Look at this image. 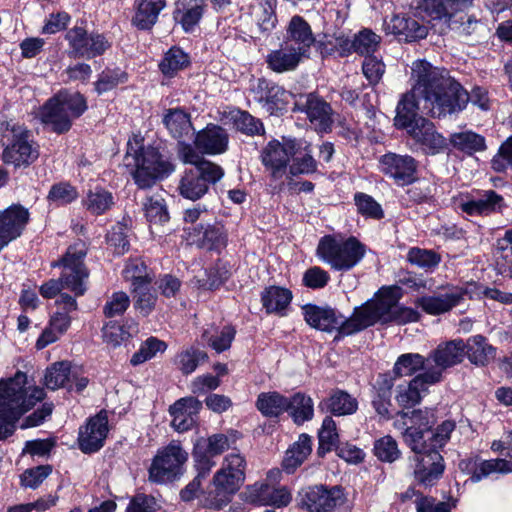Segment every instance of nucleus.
<instances>
[{"mask_svg":"<svg viewBox=\"0 0 512 512\" xmlns=\"http://www.w3.org/2000/svg\"><path fill=\"white\" fill-rule=\"evenodd\" d=\"M411 70L412 89L403 95L397 105L395 126L406 129L423 153L436 155L447 148V140L431 121L416 117L415 111L422 109L432 117H445L462 111L468 97L460 83L443 68L417 60Z\"/></svg>","mask_w":512,"mask_h":512,"instance_id":"obj_1","label":"nucleus"},{"mask_svg":"<svg viewBox=\"0 0 512 512\" xmlns=\"http://www.w3.org/2000/svg\"><path fill=\"white\" fill-rule=\"evenodd\" d=\"M45 391L28 382L26 374L0 382V441L11 436L21 415L45 398Z\"/></svg>","mask_w":512,"mask_h":512,"instance_id":"obj_2","label":"nucleus"},{"mask_svg":"<svg viewBox=\"0 0 512 512\" xmlns=\"http://www.w3.org/2000/svg\"><path fill=\"white\" fill-rule=\"evenodd\" d=\"M87 246L82 241L70 245L61 259L52 263L53 267H61L59 279H50L40 286L42 297L51 299L60 295L61 290L68 289L75 296H82L87 290L89 271L84 264Z\"/></svg>","mask_w":512,"mask_h":512,"instance_id":"obj_3","label":"nucleus"},{"mask_svg":"<svg viewBox=\"0 0 512 512\" xmlns=\"http://www.w3.org/2000/svg\"><path fill=\"white\" fill-rule=\"evenodd\" d=\"M138 136L129 139L125 155V165L134 168L133 178L139 188H149L159 178L167 177L174 166L163 159L157 149L144 147Z\"/></svg>","mask_w":512,"mask_h":512,"instance_id":"obj_4","label":"nucleus"},{"mask_svg":"<svg viewBox=\"0 0 512 512\" xmlns=\"http://www.w3.org/2000/svg\"><path fill=\"white\" fill-rule=\"evenodd\" d=\"M365 246L355 237H322L317 246V256L331 269L349 271L364 258Z\"/></svg>","mask_w":512,"mask_h":512,"instance_id":"obj_5","label":"nucleus"},{"mask_svg":"<svg viewBox=\"0 0 512 512\" xmlns=\"http://www.w3.org/2000/svg\"><path fill=\"white\" fill-rule=\"evenodd\" d=\"M87 109L85 98L79 93L59 92L47 101L40 112L42 122L62 133L70 129L71 119L79 117Z\"/></svg>","mask_w":512,"mask_h":512,"instance_id":"obj_6","label":"nucleus"},{"mask_svg":"<svg viewBox=\"0 0 512 512\" xmlns=\"http://www.w3.org/2000/svg\"><path fill=\"white\" fill-rule=\"evenodd\" d=\"M188 460V453L179 442L172 441L158 450L148 469L150 482L163 484L178 479L183 474V467Z\"/></svg>","mask_w":512,"mask_h":512,"instance_id":"obj_7","label":"nucleus"},{"mask_svg":"<svg viewBox=\"0 0 512 512\" xmlns=\"http://www.w3.org/2000/svg\"><path fill=\"white\" fill-rule=\"evenodd\" d=\"M2 159L16 168L28 167L39 157V146L30 138L27 130L20 127L5 132Z\"/></svg>","mask_w":512,"mask_h":512,"instance_id":"obj_8","label":"nucleus"},{"mask_svg":"<svg viewBox=\"0 0 512 512\" xmlns=\"http://www.w3.org/2000/svg\"><path fill=\"white\" fill-rule=\"evenodd\" d=\"M299 149L297 139L284 138L283 142L271 140L261 152V162L274 180H280L288 173L291 155Z\"/></svg>","mask_w":512,"mask_h":512,"instance_id":"obj_9","label":"nucleus"},{"mask_svg":"<svg viewBox=\"0 0 512 512\" xmlns=\"http://www.w3.org/2000/svg\"><path fill=\"white\" fill-rule=\"evenodd\" d=\"M465 349V342L462 339L439 344L427 357L429 362V366L425 371L427 378L435 383L440 382L446 369L463 361Z\"/></svg>","mask_w":512,"mask_h":512,"instance_id":"obj_10","label":"nucleus"},{"mask_svg":"<svg viewBox=\"0 0 512 512\" xmlns=\"http://www.w3.org/2000/svg\"><path fill=\"white\" fill-rule=\"evenodd\" d=\"M89 383L82 368L62 361L52 364L46 369L44 384L50 390L65 388L68 391L81 392Z\"/></svg>","mask_w":512,"mask_h":512,"instance_id":"obj_11","label":"nucleus"},{"mask_svg":"<svg viewBox=\"0 0 512 512\" xmlns=\"http://www.w3.org/2000/svg\"><path fill=\"white\" fill-rule=\"evenodd\" d=\"M243 478L218 469L206 492H203V506L206 508L221 509L231 501V497L241 488Z\"/></svg>","mask_w":512,"mask_h":512,"instance_id":"obj_12","label":"nucleus"},{"mask_svg":"<svg viewBox=\"0 0 512 512\" xmlns=\"http://www.w3.org/2000/svg\"><path fill=\"white\" fill-rule=\"evenodd\" d=\"M384 306L380 289L374 298L366 301L361 306L355 307L349 318L343 317L342 335L349 336L360 332L376 323L383 324Z\"/></svg>","mask_w":512,"mask_h":512,"instance_id":"obj_13","label":"nucleus"},{"mask_svg":"<svg viewBox=\"0 0 512 512\" xmlns=\"http://www.w3.org/2000/svg\"><path fill=\"white\" fill-rule=\"evenodd\" d=\"M65 38L70 47L69 54L73 57L91 59L102 55L110 47L103 35L98 33L88 35L82 27H73L67 31Z\"/></svg>","mask_w":512,"mask_h":512,"instance_id":"obj_14","label":"nucleus"},{"mask_svg":"<svg viewBox=\"0 0 512 512\" xmlns=\"http://www.w3.org/2000/svg\"><path fill=\"white\" fill-rule=\"evenodd\" d=\"M346 496L340 486L327 488L323 485L307 488L301 496V504L310 512H328L345 503Z\"/></svg>","mask_w":512,"mask_h":512,"instance_id":"obj_15","label":"nucleus"},{"mask_svg":"<svg viewBox=\"0 0 512 512\" xmlns=\"http://www.w3.org/2000/svg\"><path fill=\"white\" fill-rule=\"evenodd\" d=\"M379 167L397 185L405 186L415 181L418 163L410 155L389 152L380 157Z\"/></svg>","mask_w":512,"mask_h":512,"instance_id":"obj_16","label":"nucleus"},{"mask_svg":"<svg viewBox=\"0 0 512 512\" xmlns=\"http://www.w3.org/2000/svg\"><path fill=\"white\" fill-rule=\"evenodd\" d=\"M380 296H383V324L404 325L417 322L420 319V313L417 310L399 304L402 297L401 288L397 286L382 287Z\"/></svg>","mask_w":512,"mask_h":512,"instance_id":"obj_17","label":"nucleus"},{"mask_svg":"<svg viewBox=\"0 0 512 512\" xmlns=\"http://www.w3.org/2000/svg\"><path fill=\"white\" fill-rule=\"evenodd\" d=\"M295 111L304 112L318 132H328L333 123L332 108L323 99L310 93L300 95L295 101Z\"/></svg>","mask_w":512,"mask_h":512,"instance_id":"obj_18","label":"nucleus"},{"mask_svg":"<svg viewBox=\"0 0 512 512\" xmlns=\"http://www.w3.org/2000/svg\"><path fill=\"white\" fill-rule=\"evenodd\" d=\"M466 289L452 286L433 295H426L416 299L415 305L425 313L433 316L449 312L458 306L466 296Z\"/></svg>","mask_w":512,"mask_h":512,"instance_id":"obj_19","label":"nucleus"},{"mask_svg":"<svg viewBox=\"0 0 512 512\" xmlns=\"http://www.w3.org/2000/svg\"><path fill=\"white\" fill-rule=\"evenodd\" d=\"M302 312L306 323L317 330L331 333L337 332L335 340L343 337L342 326L343 316L328 306H317L306 304L302 307Z\"/></svg>","mask_w":512,"mask_h":512,"instance_id":"obj_20","label":"nucleus"},{"mask_svg":"<svg viewBox=\"0 0 512 512\" xmlns=\"http://www.w3.org/2000/svg\"><path fill=\"white\" fill-rule=\"evenodd\" d=\"M28 220L29 212L21 205L0 211V251L22 234Z\"/></svg>","mask_w":512,"mask_h":512,"instance_id":"obj_21","label":"nucleus"},{"mask_svg":"<svg viewBox=\"0 0 512 512\" xmlns=\"http://www.w3.org/2000/svg\"><path fill=\"white\" fill-rule=\"evenodd\" d=\"M108 434V418L100 412L91 417L85 426L81 427L78 435L79 448L84 453H93L103 447Z\"/></svg>","mask_w":512,"mask_h":512,"instance_id":"obj_22","label":"nucleus"},{"mask_svg":"<svg viewBox=\"0 0 512 512\" xmlns=\"http://www.w3.org/2000/svg\"><path fill=\"white\" fill-rule=\"evenodd\" d=\"M384 29L405 42H415L427 37L429 28L415 17L394 15L384 21Z\"/></svg>","mask_w":512,"mask_h":512,"instance_id":"obj_23","label":"nucleus"},{"mask_svg":"<svg viewBox=\"0 0 512 512\" xmlns=\"http://www.w3.org/2000/svg\"><path fill=\"white\" fill-rule=\"evenodd\" d=\"M191 244L207 250L219 251L227 244V233L221 224H199L187 229Z\"/></svg>","mask_w":512,"mask_h":512,"instance_id":"obj_24","label":"nucleus"},{"mask_svg":"<svg viewBox=\"0 0 512 512\" xmlns=\"http://www.w3.org/2000/svg\"><path fill=\"white\" fill-rule=\"evenodd\" d=\"M416 480L424 486H432L444 472L443 457L436 449L413 457Z\"/></svg>","mask_w":512,"mask_h":512,"instance_id":"obj_25","label":"nucleus"},{"mask_svg":"<svg viewBox=\"0 0 512 512\" xmlns=\"http://www.w3.org/2000/svg\"><path fill=\"white\" fill-rule=\"evenodd\" d=\"M474 0H425L423 9L432 21L445 26L457 24L456 15L471 7Z\"/></svg>","mask_w":512,"mask_h":512,"instance_id":"obj_26","label":"nucleus"},{"mask_svg":"<svg viewBox=\"0 0 512 512\" xmlns=\"http://www.w3.org/2000/svg\"><path fill=\"white\" fill-rule=\"evenodd\" d=\"M229 135L224 128L208 124L197 132L194 139L195 148L202 154L219 155L228 149Z\"/></svg>","mask_w":512,"mask_h":512,"instance_id":"obj_27","label":"nucleus"},{"mask_svg":"<svg viewBox=\"0 0 512 512\" xmlns=\"http://www.w3.org/2000/svg\"><path fill=\"white\" fill-rule=\"evenodd\" d=\"M247 499L259 505L282 507L291 501V493L285 487H276L269 483H255L247 489Z\"/></svg>","mask_w":512,"mask_h":512,"instance_id":"obj_28","label":"nucleus"},{"mask_svg":"<svg viewBox=\"0 0 512 512\" xmlns=\"http://www.w3.org/2000/svg\"><path fill=\"white\" fill-rule=\"evenodd\" d=\"M436 384L430 381L426 372L416 375L413 379L398 384L395 388V400L402 408H411L420 403L428 386Z\"/></svg>","mask_w":512,"mask_h":512,"instance_id":"obj_29","label":"nucleus"},{"mask_svg":"<svg viewBox=\"0 0 512 512\" xmlns=\"http://www.w3.org/2000/svg\"><path fill=\"white\" fill-rule=\"evenodd\" d=\"M201 402L194 397H184L176 401L169 409L171 425L178 432L190 430L196 423Z\"/></svg>","mask_w":512,"mask_h":512,"instance_id":"obj_30","label":"nucleus"},{"mask_svg":"<svg viewBox=\"0 0 512 512\" xmlns=\"http://www.w3.org/2000/svg\"><path fill=\"white\" fill-rule=\"evenodd\" d=\"M315 38L308 22L301 16L291 18L286 30V44L295 46L296 50L308 57Z\"/></svg>","mask_w":512,"mask_h":512,"instance_id":"obj_31","label":"nucleus"},{"mask_svg":"<svg viewBox=\"0 0 512 512\" xmlns=\"http://www.w3.org/2000/svg\"><path fill=\"white\" fill-rule=\"evenodd\" d=\"M504 206V199L501 195L494 190H487L477 199L461 202L459 209L471 216H486L501 211Z\"/></svg>","mask_w":512,"mask_h":512,"instance_id":"obj_32","label":"nucleus"},{"mask_svg":"<svg viewBox=\"0 0 512 512\" xmlns=\"http://www.w3.org/2000/svg\"><path fill=\"white\" fill-rule=\"evenodd\" d=\"M304 57L306 56L296 50L295 46L285 43L268 54L267 63L270 69L282 73L294 70Z\"/></svg>","mask_w":512,"mask_h":512,"instance_id":"obj_33","label":"nucleus"},{"mask_svg":"<svg viewBox=\"0 0 512 512\" xmlns=\"http://www.w3.org/2000/svg\"><path fill=\"white\" fill-rule=\"evenodd\" d=\"M165 6V0H136V11L132 23L141 30L150 29L157 22Z\"/></svg>","mask_w":512,"mask_h":512,"instance_id":"obj_34","label":"nucleus"},{"mask_svg":"<svg viewBox=\"0 0 512 512\" xmlns=\"http://www.w3.org/2000/svg\"><path fill=\"white\" fill-rule=\"evenodd\" d=\"M163 123L178 142L189 137L193 131L190 115L181 108L168 109L163 116Z\"/></svg>","mask_w":512,"mask_h":512,"instance_id":"obj_35","label":"nucleus"},{"mask_svg":"<svg viewBox=\"0 0 512 512\" xmlns=\"http://www.w3.org/2000/svg\"><path fill=\"white\" fill-rule=\"evenodd\" d=\"M293 298L292 292L284 287L270 286L261 294L262 305L267 313L284 315Z\"/></svg>","mask_w":512,"mask_h":512,"instance_id":"obj_36","label":"nucleus"},{"mask_svg":"<svg viewBox=\"0 0 512 512\" xmlns=\"http://www.w3.org/2000/svg\"><path fill=\"white\" fill-rule=\"evenodd\" d=\"M319 407L336 416L351 415L356 412L358 402L356 398L343 390H335L331 395L319 404Z\"/></svg>","mask_w":512,"mask_h":512,"instance_id":"obj_37","label":"nucleus"},{"mask_svg":"<svg viewBox=\"0 0 512 512\" xmlns=\"http://www.w3.org/2000/svg\"><path fill=\"white\" fill-rule=\"evenodd\" d=\"M299 149L291 155L288 173L291 176L314 173L317 163L312 156L310 145L301 139H297Z\"/></svg>","mask_w":512,"mask_h":512,"instance_id":"obj_38","label":"nucleus"},{"mask_svg":"<svg viewBox=\"0 0 512 512\" xmlns=\"http://www.w3.org/2000/svg\"><path fill=\"white\" fill-rule=\"evenodd\" d=\"M465 346V355L475 365L484 366L495 357L496 349L482 335L471 336Z\"/></svg>","mask_w":512,"mask_h":512,"instance_id":"obj_39","label":"nucleus"},{"mask_svg":"<svg viewBox=\"0 0 512 512\" xmlns=\"http://www.w3.org/2000/svg\"><path fill=\"white\" fill-rule=\"evenodd\" d=\"M312 451V439L308 434H301L298 440L286 451L283 460V469L287 473H293Z\"/></svg>","mask_w":512,"mask_h":512,"instance_id":"obj_40","label":"nucleus"},{"mask_svg":"<svg viewBox=\"0 0 512 512\" xmlns=\"http://www.w3.org/2000/svg\"><path fill=\"white\" fill-rule=\"evenodd\" d=\"M234 337L235 330L229 325H209L202 334V340L217 353L229 349Z\"/></svg>","mask_w":512,"mask_h":512,"instance_id":"obj_41","label":"nucleus"},{"mask_svg":"<svg viewBox=\"0 0 512 512\" xmlns=\"http://www.w3.org/2000/svg\"><path fill=\"white\" fill-rule=\"evenodd\" d=\"M512 472V461L504 458L480 460L474 463L470 480L473 483L480 482L484 478L496 474H508Z\"/></svg>","mask_w":512,"mask_h":512,"instance_id":"obj_42","label":"nucleus"},{"mask_svg":"<svg viewBox=\"0 0 512 512\" xmlns=\"http://www.w3.org/2000/svg\"><path fill=\"white\" fill-rule=\"evenodd\" d=\"M203 14V7L193 0H178L174 12L175 20L186 31H192Z\"/></svg>","mask_w":512,"mask_h":512,"instance_id":"obj_43","label":"nucleus"},{"mask_svg":"<svg viewBox=\"0 0 512 512\" xmlns=\"http://www.w3.org/2000/svg\"><path fill=\"white\" fill-rule=\"evenodd\" d=\"M287 412L297 425L310 421L314 416V403L310 396L297 392L288 398Z\"/></svg>","mask_w":512,"mask_h":512,"instance_id":"obj_44","label":"nucleus"},{"mask_svg":"<svg viewBox=\"0 0 512 512\" xmlns=\"http://www.w3.org/2000/svg\"><path fill=\"white\" fill-rule=\"evenodd\" d=\"M257 409L267 417H277L287 411L288 397L279 392H263L258 395Z\"/></svg>","mask_w":512,"mask_h":512,"instance_id":"obj_45","label":"nucleus"},{"mask_svg":"<svg viewBox=\"0 0 512 512\" xmlns=\"http://www.w3.org/2000/svg\"><path fill=\"white\" fill-rule=\"evenodd\" d=\"M428 366L427 357L425 358L418 353H406L397 358L393 373L396 377L411 376L420 370L425 372Z\"/></svg>","mask_w":512,"mask_h":512,"instance_id":"obj_46","label":"nucleus"},{"mask_svg":"<svg viewBox=\"0 0 512 512\" xmlns=\"http://www.w3.org/2000/svg\"><path fill=\"white\" fill-rule=\"evenodd\" d=\"M215 465L213 460L207 456H201L196 462L197 475L189 482L180 492V497L183 501L189 502L198 496L203 480L207 477L212 467Z\"/></svg>","mask_w":512,"mask_h":512,"instance_id":"obj_47","label":"nucleus"},{"mask_svg":"<svg viewBox=\"0 0 512 512\" xmlns=\"http://www.w3.org/2000/svg\"><path fill=\"white\" fill-rule=\"evenodd\" d=\"M207 191L206 182L193 169L186 171L180 180L179 192L184 198L195 201L205 195Z\"/></svg>","mask_w":512,"mask_h":512,"instance_id":"obj_48","label":"nucleus"},{"mask_svg":"<svg viewBox=\"0 0 512 512\" xmlns=\"http://www.w3.org/2000/svg\"><path fill=\"white\" fill-rule=\"evenodd\" d=\"M450 143L454 148L469 155L485 150V139L473 131L453 133L450 136Z\"/></svg>","mask_w":512,"mask_h":512,"instance_id":"obj_49","label":"nucleus"},{"mask_svg":"<svg viewBox=\"0 0 512 512\" xmlns=\"http://www.w3.org/2000/svg\"><path fill=\"white\" fill-rule=\"evenodd\" d=\"M319 446L317 453L324 456L339 445V433L336 422L330 416H326L318 431Z\"/></svg>","mask_w":512,"mask_h":512,"instance_id":"obj_50","label":"nucleus"},{"mask_svg":"<svg viewBox=\"0 0 512 512\" xmlns=\"http://www.w3.org/2000/svg\"><path fill=\"white\" fill-rule=\"evenodd\" d=\"M122 275L125 281L130 283L131 290L136 286L151 283L153 280L147 266L140 259L129 260L122 271Z\"/></svg>","mask_w":512,"mask_h":512,"instance_id":"obj_51","label":"nucleus"},{"mask_svg":"<svg viewBox=\"0 0 512 512\" xmlns=\"http://www.w3.org/2000/svg\"><path fill=\"white\" fill-rule=\"evenodd\" d=\"M114 204L113 195L104 189L89 191L83 199V205L93 215H101Z\"/></svg>","mask_w":512,"mask_h":512,"instance_id":"obj_52","label":"nucleus"},{"mask_svg":"<svg viewBox=\"0 0 512 512\" xmlns=\"http://www.w3.org/2000/svg\"><path fill=\"white\" fill-rule=\"evenodd\" d=\"M188 64L189 56L180 48L173 47L165 53L159 68L165 76L172 77Z\"/></svg>","mask_w":512,"mask_h":512,"instance_id":"obj_53","label":"nucleus"},{"mask_svg":"<svg viewBox=\"0 0 512 512\" xmlns=\"http://www.w3.org/2000/svg\"><path fill=\"white\" fill-rule=\"evenodd\" d=\"M207 358L206 352L191 346L177 355L176 365L184 375H189L197 369L200 363L205 362Z\"/></svg>","mask_w":512,"mask_h":512,"instance_id":"obj_54","label":"nucleus"},{"mask_svg":"<svg viewBox=\"0 0 512 512\" xmlns=\"http://www.w3.org/2000/svg\"><path fill=\"white\" fill-rule=\"evenodd\" d=\"M276 0H258V3L253 7L252 14L257 22V25L262 31H270L275 27Z\"/></svg>","mask_w":512,"mask_h":512,"instance_id":"obj_55","label":"nucleus"},{"mask_svg":"<svg viewBox=\"0 0 512 512\" xmlns=\"http://www.w3.org/2000/svg\"><path fill=\"white\" fill-rule=\"evenodd\" d=\"M134 308L143 316H148L155 308L157 295L151 290V283L136 286L131 290Z\"/></svg>","mask_w":512,"mask_h":512,"instance_id":"obj_56","label":"nucleus"},{"mask_svg":"<svg viewBox=\"0 0 512 512\" xmlns=\"http://www.w3.org/2000/svg\"><path fill=\"white\" fill-rule=\"evenodd\" d=\"M403 440L414 452V456L428 452L431 448L430 431L421 430L414 426H409L407 432L402 433Z\"/></svg>","mask_w":512,"mask_h":512,"instance_id":"obj_57","label":"nucleus"},{"mask_svg":"<svg viewBox=\"0 0 512 512\" xmlns=\"http://www.w3.org/2000/svg\"><path fill=\"white\" fill-rule=\"evenodd\" d=\"M147 220L153 224H163L169 220L167 206L162 194L157 193L148 197L144 203Z\"/></svg>","mask_w":512,"mask_h":512,"instance_id":"obj_58","label":"nucleus"},{"mask_svg":"<svg viewBox=\"0 0 512 512\" xmlns=\"http://www.w3.org/2000/svg\"><path fill=\"white\" fill-rule=\"evenodd\" d=\"M373 452L378 460L386 463H393L401 456L397 441L390 435L375 440Z\"/></svg>","mask_w":512,"mask_h":512,"instance_id":"obj_59","label":"nucleus"},{"mask_svg":"<svg viewBox=\"0 0 512 512\" xmlns=\"http://www.w3.org/2000/svg\"><path fill=\"white\" fill-rule=\"evenodd\" d=\"M166 349L167 344L164 341L156 337H149L141 344L138 351L132 355L130 363L133 366L143 364L155 357L157 353H163Z\"/></svg>","mask_w":512,"mask_h":512,"instance_id":"obj_60","label":"nucleus"},{"mask_svg":"<svg viewBox=\"0 0 512 512\" xmlns=\"http://www.w3.org/2000/svg\"><path fill=\"white\" fill-rule=\"evenodd\" d=\"M319 48L323 55L338 53L345 56L354 52V39L350 40L343 34L331 38L325 36V40L319 42Z\"/></svg>","mask_w":512,"mask_h":512,"instance_id":"obj_61","label":"nucleus"},{"mask_svg":"<svg viewBox=\"0 0 512 512\" xmlns=\"http://www.w3.org/2000/svg\"><path fill=\"white\" fill-rule=\"evenodd\" d=\"M229 437L224 434H213L208 437L206 440V450L205 453L200 452V446L198 445L195 452L194 457L196 462L201 458V456H207L210 460L211 458L217 455L222 454L231 448L232 444Z\"/></svg>","mask_w":512,"mask_h":512,"instance_id":"obj_62","label":"nucleus"},{"mask_svg":"<svg viewBox=\"0 0 512 512\" xmlns=\"http://www.w3.org/2000/svg\"><path fill=\"white\" fill-rule=\"evenodd\" d=\"M381 41V37L370 29H362L354 35V52L360 55L371 56Z\"/></svg>","mask_w":512,"mask_h":512,"instance_id":"obj_63","label":"nucleus"},{"mask_svg":"<svg viewBox=\"0 0 512 512\" xmlns=\"http://www.w3.org/2000/svg\"><path fill=\"white\" fill-rule=\"evenodd\" d=\"M357 211L368 218L380 219L383 217L381 205L368 194L358 192L354 195Z\"/></svg>","mask_w":512,"mask_h":512,"instance_id":"obj_64","label":"nucleus"}]
</instances>
